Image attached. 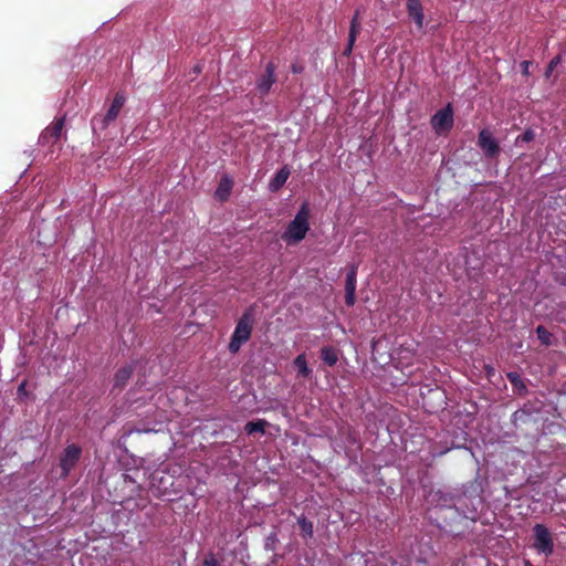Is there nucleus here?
Segmentation results:
<instances>
[{"label":"nucleus","instance_id":"1","mask_svg":"<svg viewBox=\"0 0 566 566\" xmlns=\"http://www.w3.org/2000/svg\"><path fill=\"white\" fill-rule=\"evenodd\" d=\"M310 231V208L308 203L304 202L295 214L294 219L290 221L286 230L282 234V240L289 244H297L301 242Z\"/></svg>","mask_w":566,"mask_h":566},{"label":"nucleus","instance_id":"2","mask_svg":"<svg viewBox=\"0 0 566 566\" xmlns=\"http://www.w3.org/2000/svg\"><path fill=\"white\" fill-rule=\"evenodd\" d=\"M253 328V314L251 310H248L238 321L234 332L229 343V350L232 354H237L241 346L245 344L252 334Z\"/></svg>","mask_w":566,"mask_h":566},{"label":"nucleus","instance_id":"3","mask_svg":"<svg viewBox=\"0 0 566 566\" xmlns=\"http://www.w3.org/2000/svg\"><path fill=\"white\" fill-rule=\"evenodd\" d=\"M534 543L533 547L538 554L549 556L554 552V539L551 531L544 524L533 526Z\"/></svg>","mask_w":566,"mask_h":566},{"label":"nucleus","instance_id":"4","mask_svg":"<svg viewBox=\"0 0 566 566\" xmlns=\"http://www.w3.org/2000/svg\"><path fill=\"white\" fill-rule=\"evenodd\" d=\"M126 102V98L124 94L117 93L108 108L105 115L103 116H94L92 119V126L93 129L99 128L105 129L111 123H113L120 109L123 108L124 104Z\"/></svg>","mask_w":566,"mask_h":566},{"label":"nucleus","instance_id":"5","mask_svg":"<svg viewBox=\"0 0 566 566\" xmlns=\"http://www.w3.org/2000/svg\"><path fill=\"white\" fill-rule=\"evenodd\" d=\"M276 66L273 62L265 65L264 72L258 77L255 88L261 96H265L271 91L272 85L275 83Z\"/></svg>","mask_w":566,"mask_h":566},{"label":"nucleus","instance_id":"6","mask_svg":"<svg viewBox=\"0 0 566 566\" xmlns=\"http://www.w3.org/2000/svg\"><path fill=\"white\" fill-rule=\"evenodd\" d=\"M65 124V116L55 118L50 126H48L40 135V143L42 145H54L62 135Z\"/></svg>","mask_w":566,"mask_h":566},{"label":"nucleus","instance_id":"7","mask_svg":"<svg viewBox=\"0 0 566 566\" xmlns=\"http://www.w3.org/2000/svg\"><path fill=\"white\" fill-rule=\"evenodd\" d=\"M432 127L437 133L449 130L453 125V113L450 105L438 111L431 119Z\"/></svg>","mask_w":566,"mask_h":566},{"label":"nucleus","instance_id":"8","mask_svg":"<svg viewBox=\"0 0 566 566\" xmlns=\"http://www.w3.org/2000/svg\"><path fill=\"white\" fill-rule=\"evenodd\" d=\"M478 144L483 154L489 158L495 157L500 151L497 140L486 129H483L479 133Z\"/></svg>","mask_w":566,"mask_h":566},{"label":"nucleus","instance_id":"9","mask_svg":"<svg viewBox=\"0 0 566 566\" xmlns=\"http://www.w3.org/2000/svg\"><path fill=\"white\" fill-rule=\"evenodd\" d=\"M406 10L417 29L422 30L426 25V21L421 0H406Z\"/></svg>","mask_w":566,"mask_h":566},{"label":"nucleus","instance_id":"10","mask_svg":"<svg viewBox=\"0 0 566 566\" xmlns=\"http://www.w3.org/2000/svg\"><path fill=\"white\" fill-rule=\"evenodd\" d=\"M81 452V448L77 447L76 444H70L66 447L61 458V468L65 475L69 474V472L76 464V462L80 459Z\"/></svg>","mask_w":566,"mask_h":566},{"label":"nucleus","instance_id":"11","mask_svg":"<svg viewBox=\"0 0 566 566\" xmlns=\"http://www.w3.org/2000/svg\"><path fill=\"white\" fill-rule=\"evenodd\" d=\"M291 175V170L287 166L282 167L269 182V190L276 192L280 190Z\"/></svg>","mask_w":566,"mask_h":566},{"label":"nucleus","instance_id":"12","mask_svg":"<svg viewBox=\"0 0 566 566\" xmlns=\"http://www.w3.org/2000/svg\"><path fill=\"white\" fill-rule=\"evenodd\" d=\"M233 181L229 176H223L219 182L218 188L216 189L214 196L220 201H226L232 190Z\"/></svg>","mask_w":566,"mask_h":566},{"label":"nucleus","instance_id":"13","mask_svg":"<svg viewBox=\"0 0 566 566\" xmlns=\"http://www.w3.org/2000/svg\"><path fill=\"white\" fill-rule=\"evenodd\" d=\"M294 366L297 368V374L304 378L308 377L312 373L307 366L305 354H300L294 359Z\"/></svg>","mask_w":566,"mask_h":566},{"label":"nucleus","instance_id":"14","mask_svg":"<svg viewBox=\"0 0 566 566\" xmlns=\"http://www.w3.org/2000/svg\"><path fill=\"white\" fill-rule=\"evenodd\" d=\"M133 374V368L130 366H126L117 370L115 374V386L123 387L126 385L127 380L130 378Z\"/></svg>","mask_w":566,"mask_h":566},{"label":"nucleus","instance_id":"15","mask_svg":"<svg viewBox=\"0 0 566 566\" xmlns=\"http://www.w3.org/2000/svg\"><path fill=\"white\" fill-rule=\"evenodd\" d=\"M297 524L300 526L302 537L311 538L313 536V523L305 516H300L297 518Z\"/></svg>","mask_w":566,"mask_h":566},{"label":"nucleus","instance_id":"16","mask_svg":"<svg viewBox=\"0 0 566 566\" xmlns=\"http://www.w3.org/2000/svg\"><path fill=\"white\" fill-rule=\"evenodd\" d=\"M321 356L328 366H334L338 359L337 352L333 347H324Z\"/></svg>","mask_w":566,"mask_h":566},{"label":"nucleus","instance_id":"17","mask_svg":"<svg viewBox=\"0 0 566 566\" xmlns=\"http://www.w3.org/2000/svg\"><path fill=\"white\" fill-rule=\"evenodd\" d=\"M357 265H352L345 283V291H356Z\"/></svg>","mask_w":566,"mask_h":566},{"label":"nucleus","instance_id":"18","mask_svg":"<svg viewBox=\"0 0 566 566\" xmlns=\"http://www.w3.org/2000/svg\"><path fill=\"white\" fill-rule=\"evenodd\" d=\"M266 421L264 420H258V421H250L245 424L244 430L248 434H252L255 432L264 433Z\"/></svg>","mask_w":566,"mask_h":566},{"label":"nucleus","instance_id":"19","mask_svg":"<svg viewBox=\"0 0 566 566\" xmlns=\"http://www.w3.org/2000/svg\"><path fill=\"white\" fill-rule=\"evenodd\" d=\"M360 20H359V12L356 11L355 15L353 17L350 21V28H349V36L352 41H356L357 35L360 32Z\"/></svg>","mask_w":566,"mask_h":566},{"label":"nucleus","instance_id":"20","mask_svg":"<svg viewBox=\"0 0 566 566\" xmlns=\"http://www.w3.org/2000/svg\"><path fill=\"white\" fill-rule=\"evenodd\" d=\"M536 335L542 344H544V345L551 344L552 334L544 326L539 325L536 327Z\"/></svg>","mask_w":566,"mask_h":566},{"label":"nucleus","instance_id":"21","mask_svg":"<svg viewBox=\"0 0 566 566\" xmlns=\"http://www.w3.org/2000/svg\"><path fill=\"white\" fill-rule=\"evenodd\" d=\"M535 134L532 129H526L521 136L516 138V143L523 142V143H530L534 139Z\"/></svg>","mask_w":566,"mask_h":566},{"label":"nucleus","instance_id":"22","mask_svg":"<svg viewBox=\"0 0 566 566\" xmlns=\"http://www.w3.org/2000/svg\"><path fill=\"white\" fill-rule=\"evenodd\" d=\"M202 566H221L213 554H209L205 557Z\"/></svg>","mask_w":566,"mask_h":566},{"label":"nucleus","instance_id":"23","mask_svg":"<svg viewBox=\"0 0 566 566\" xmlns=\"http://www.w3.org/2000/svg\"><path fill=\"white\" fill-rule=\"evenodd\" d=\"M355 292L356 291H345V303L347 306H354L356 302Z\"/></svg>","mask_w":566,"mask_h":566},{"label":"nucleus","instance_id":"24","mask_svg":"<svg viewBox=\"0 0 566 566\" xmlns=\"http://www.w3.org/2000/svg\"><path fill=\"white\" fill-rule=\"evenodd\" d=\"M559 63V57H554L549 64H548V67H547V71H546V76H549L551 73L554 71V69L557 66V64Z\"/></svg>","mask_w":566,"mask_h":566},{"label":"nucleus","instance_id":"25","mask_svg":"<svg viewBox=\"0 0 566 566\" xmlns=\"http://www.w3.org/2000/svg\"><path fill=\"white\" fill-rule=\"evenodd\" d=\"M530 65H531V62L530 61H523L521 63V69H522V73L523 75H528L530 74Z\"/></svg>","mask_w":566,"mask_h":566},{"label":"nucleus","instance_id":"26","mask_svg":"<svg viewBox=\"0 0 566 566\" xmlns=\"http://www.w3.org/2000/svg\"><path fill=\"white\" fill-rule=\"evenodd\" d=\"M354 44H355V41H352L350 36L348 35V43H347V45H346V48L344 50V54L345 55H349L352 53Z\"/></svg>","mask_w":566,"mask_h":566},{"label":"nucleus","instance_id":"27","mask_svg":"<svg viewBox=\"0 0 566 566\" xmlns=\"http://www.w3.org/2000/svg\"><path fill=\"white\" fill-rule=\"evenodd\" d=\"M507 378H509V379H510V381H511L512 384H514V385H517V382H520V376H518V374H516V373H510V374L507 375Z\"/></svg>","mask_w":566,"mask_h":566},{"label":"nucleus","instance_id":"28","mask_svg":"<svg viewBox=\"0 0 566 566\" xmlns=\"http://www.w3.org/2000/svg\"><path fill=\"white\" fill-rule=\"evenodd\" d=\"M292 72L300 73V72H302V67L294 64V65H292Z\"/></svg>","mask_w":566,"mask_h":566},{"label":"nucleus","instance_id":"29","mask_svg":"<svg viewBox=\"0 0 566 566\" xmlns=\"http://www.w3.org/2000/svg\"><path fill=\"white\" fill-rule=\"evenodd\" d=\"M24 388H25V384H24V382H22V384L19 386L18 391H19V392H22V391L24 390Z\"/></svg>","mask_w":566,"mask_h":566},{"label":"nucleus","instance_id":"30","mask_svg":"<svg viewBox=\"0 0 566 566\" xmlns=\"http://www.w3.org/2000/svg\"><path fill=\"white\" fill-rule=\"evenodd\" d=\"M525 566H533V565L530 562H526Z\"/></svg>","mask_w":566,"mask_h":566}]
</instances>
